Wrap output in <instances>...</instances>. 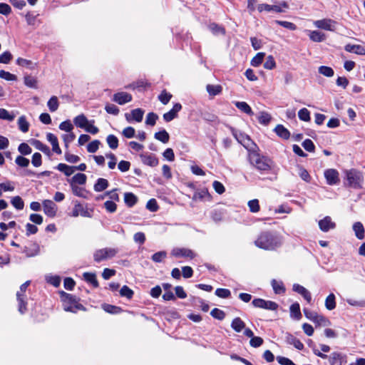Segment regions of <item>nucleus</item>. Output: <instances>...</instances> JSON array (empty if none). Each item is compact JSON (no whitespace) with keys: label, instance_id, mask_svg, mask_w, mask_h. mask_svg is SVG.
Listing matches in <instances>:
<instances>
[{"label":"nucleus","instance_id":"nucleus-1","mask_svg":"<svg viewBox=\"0 0 365 365\" xmlns=\"http://www.w3.org/2000/svg\"><path fill=\"white\" fill-rule=\"evenodd\" d=\"M284 242L283 237L276 232H263L255 241V245L265 250H275L280 247Z\"/></svg>","mask_w":365,"mask_h":365},{"label":"nucleus","instance_id":"nucleus-2","mask_svg":"<svg viewBox=\"0 0 365 365\" xmlns=\"http://www.w3.org/2000/svg\"><path fill=\"white\" fill-rule=\"evenodd\" d=\"M248 160L250 164L260 173L269 172L273 167V161L269 158L261 155L255 149L248 150Z\"/></svg>","mask_w":365,"mask_h":365},{"label":"nucleus","instance_id":"nucleus-3","mask_svg":"<svg viewBox=\"0 0 365 365\" xmlns=\"http://www.w3.org/2000/svg\"><path fill=\"white\" fill-rule=\"evenodd\" d=\"M312 351L316 356L322 359H329L330 365H342L343 363L346 361V355L337 351L332 352L331 355L328 356L327 354L316 349L314 346H312Z\"/></svg>","mask_w":365,"mask_h":365},{"label":"nucleus","instance_id":"nucleus-4","mask_svg":"<svg viewBox=\"0 0 365 365\" xmlns=\"http://www.w3.org/2000/svg\"><path fill=\"white\" fill-rule=\"evenodd\" d=\"M347 184L354 189L362 188L364 182L363 174L355 169H351L346 172Z\"/></svg>","mask_w":365,"mask_h":365},{"label":"nucleus","instance_id":"nucleus-5","mask_svg":"<svg viewBox=\"0 0 365 365\" xmlns=\"http://www.w3.org/2000/svg\"><path fill=\"white\" fill-rule=\"evenodd\" d=\"M61 299L63 309L66 312L76 313L78 310L83 309V305L78 303L76 298L70 294L63 292Z\"/></svg>","mask_w":365,"mask_h":365},{"label":"nucleus","instance_id":"nucleus-6","mask_svg":"<svg viewBox=\"0 0 365 365\" xmlns=\"http://www.w3.org/2000/svg\"><path fill=\"white\" fill-rule=\"evenodd\" d=\"M29 284L30 281H26V282L21 285L20 290L16 293V299L18 302L19 312L21 314H24L27 310V298L26 296L25 295V292Z\"/></svg>","mask_w":365,"mask_h":365},{"label":"nucleus","instance_id":"nucleus-7","mask_svg":"<svg viewBox=\"0 0 365 365\" xmlns=\"http://www.w3.org/2000/svg\"><path fill=\"white\" fill-rule=\"evenodd\" d=\"M118 250L115 248L106 247L96 250L93 254L94 260L100 262L103 260L110 259L115 256Z\"/></svg>","mask_w":365,"mask_h":365},{"label":"nucleus","instance_id":"nucleus-8","mask_svg":"<svg viewBox=\"0 0 365 365\" xmlns=\"http://www.w3.org/2000/svg\"><path fill=\"white\" fill-rule=\"evenodd\" d=\"M252 305L257 308H262L267 310L274 311L278 308V304L272 301H267L263 299H255L252 302Z\"/></svg>","mask_w":365,"mask_h":365},{"label":"nucleus","instance_id":"nucleus-9","mask_svg":"<svg viewBox=\"0 0 365 365\" xmlns=\"http://www.w3.org/2000/svg\"><path fill=\"white\" fill-rule=\"evenodd\" d=\"M79 215L84 217H92L91 212L89 211L87 207H84L81 202L76 200L74 202V207L73 208L71 216L76 217Z\"/></svg>","mask_w":365,"mask_h":365},{"label":"nucleus","instance_id":"nucleus-10","mask_svg":"<svg viewBox=\"0 0 365 365\" xmlns=\"http://www.w3.org/2000/svg\"><path fill=\"white\" fill-rule=\"evenodd\" d=\"M315 27L333 31L336 29V22L330 19H323L313 22Z\"/></svg>","mask_w":365,"mask_h":365},{"label":"nucleus","instance_id":"nucleus-11","mask_svg":"<svg viewBox=\"0 0 365 365\" xmlns=\"http://www.w3.org/2000/svg\"><path fill=\"white\" fill-rule=\"evenodd\" d=\"M171 255L178 258L183 257L190 259L195 257V253L192 250L185 247H175L173 249Z\"/></svg>","mask_w":365,"mask_h":365},{"label":"nucleus","instance_id":"nucleus-12","mask_svg":"<svg viewBox=\"0 0 365 365\" xmlns=\"http://www.w3.org/2000/svg\"><path fill=\"white\" fill-rule=\"evenodd\" d=\"M318 225L320 230L324 232H327L336 228V223L332 220L330 216H326L319 220Z\"/></svg>","mask_w":365,"mask_h":365},{"label":"nucleus","instance_id":"nucleus-13","mask_svg":"<svg viewBox=\"0 0 365 365\" xmlns=\"http://www.w3.org/2000/svg\"><path fill=\"white\" fill-rule=\"evenodd\" d=\"M324 177L327 184L336 185L339 182V173L335 169H327L324 171Z\"/></svg>","mask_w":365,"mask_h":365},{"label":"nucleus","instance_id":"nucleus-14","mask_svg":"<svg viewBox=\"0 0 365 365\" xmlns=\"http://www.w3.org/2000/svg\"><path fill=\"white\" fill-rule=\"evenodd\" d=\"M43 208L44 213L48 217H54L57 212L56 205L50 200H45L43 201Z\"/></svg>","mask_w":365,"mask_h":365},{"label":"nucleus","instance_id":"nucleus-15","mask_svg":"<svg viewBox=\"0 0 365 365\" xmlns=\"http://www.w3.org/2000/svg\"><path fill=\"white\" fill-rule=\"evenodd\" d=\"M140 158L143 164L150 167H155L158 164V159L153 153H141Z\"/></svg>","mask_w":365,"mask_h":365},{"label":"nucleus","instance_id":"nucleus-16","mask_svg":"<svg viewBox=\"0 0 365 365\" xmlns=\"http://www.w3.org/2000/svg\"><path fill=\"white\" fill-rule=\"evenodd\" d=\"M113 101L119 105H124L132 101V96L126 92H118L113 95Z\"/></svg>","mask_w":365,"mask_h":365},{"label":"nucleus","instance_id":"nucleus-17","mask_svg":"<svg viewBox=\"0 0 365 365\" xmlns=\"http://www.w3.org/2000/svg\"><path fill=\"white\" fill-rule=\"evenodd\" d=\"M144 110L141 108H135L131 110L130 114H125V118L128 121L135 120L138 123L142 121L143 118Z\"/></svg>","mask_w":365,"mask_h":365},{"label":"nucleus","instance_id":"nucleus-18","mask_svg":"<svg viewBox=\"0 0 365 365\" xmlns=\"http://www.w3.org/2000/svg\"><path fill=\"white\" fill-rule=\"evenodd\" d=\"M181 109L182 106L180 103H175L173 108L170 111L163 114L164 120L166 122H170L178 116V113L180 111Z\"/></svg>","mask_w":365,"mask_h":365},{"label":"nucleus","instance_id":"nucleus-19","mask_svg":"<svg viewBox=\"0 0 365 365\" xmlns=\"http://www.w3.org/2000/svg\"><path fill=\"white\" fill-rule=\"evenodd\" d=\"M293 291L297 292L300 295H302L304 299L308 302L311 303L312 302V295L311 293L303 286L299 284H293Z\"/></svg>","mask_w":365,"mask_h":365},{"label":"nucleus","instance_id":"nucleus-20","mask_svg":"<svg viewBox=\"0 0 365 365\" xmlns=\"http://www.w3.org/2000/svg\"><path fill=\"white\" fill-rule=\"evenodd\" d=\"M87 177L83 173H77L68 180L70 185H84L86 183Z\"/></svg>","mask_w":365,"mask_h":365},{"label":"nucleus","instance_id":"nucleus-21","mask_svg":"<svg viewBox=\"0 0 365 365\" xmlns=\"http://www.w3.org/2000/svg\"><path fill=\"white\" fill-rule=\"evenodd\" d=\"M192 200L195 201H202V200H210L211 196L207 188H202L200 190H197L195 192Z\"/></svg>","mask_w":365,"mask_h":365},{"label":"nucleus","instance_id":"nucleus-22","mask_svg":"<svg viewBox=\"0 0 365 365\" xmlns=\"http://www.w3.org/2000/svg\"><path fill=\"white\" fill-rule=\"evenodd\" d=\"M70 187L74 195L84 199L88 197L89 192L85 187L78 185H70Z\"/></svg>","mask_w":365,"mask_h":365},{"label":"nucleus","instance_id":"nucleus-23","mask_svg":"<svg viewBox=\"0 0 365 365\" xmlns=\"http://www.w3.org/2000/svg\"><path fill=\"white\" fill-rule=\"evenodd\" d=\"M46 139L51 144L53 151L57 154H61V150L58 145L57 137L53 133H49L46 135Z\"/></svg>","mask_w":365,"mask_h":365},{"label":"nucleus","instance_id":"nucleus-24","mask_svg":"<svg viewBox=\"0 0 365 365\" xmlns=\"http://www.w3.org/2000/svg\"><path fill=\"white\" fill-rule=\"evenodd\" d=\"M311 41L314 42H322L325 40L326 36L324 33L319 31H307Z\"/></svg>","mask_w":365,"mask_h":365},{"label":"nucleus","instance_id":"nucleus-25","mask_svg":"<svg viewBox=\"0 0 365 365\" xmlns=\"http://www.w3.org/2000/svg\"><path fill=\"white\" fill-rule=\"evenodd\" d=\"M257 9L259 12H262L264 11H274L277 13H281L283 11L281 6L277 5H269L267 4H260L257 6Z\"/></svg>","mask_w":365,"mask_h":365},{"label":"nucleus","instance_id":"nucleus-26","mask_svg":"<svg viewBox=\"0 0 365 365\" xmlns=\"http://www.w3.org/2000/svg\"><path fill=\"white\" fill-rule=\"evenodd\" d=\"M345 50L347 52L359 55H365V47L361 45L347 44L345 46Z\"/></svg>","mask_w":365,"mask_h":365},{"label":"nucleus","instance_id":"nucleus-27","mask_svg":"<svg viewBox=\"0 0 365 365\" xmlns=\"http://www.w3.org/2000/svg\"><path fill=\"white\" fill-rule=\"evenodd\" d=\"M231 327L235 331L240 333L245 328V323L240 317H235L231 323Z\"/></svg>","mask_w":365,"mask_h":365},{"label":"nucleus","instance_id":"nucleus-28","mask_svg":"<svg viewBox=\"0 0 365 365\" xmlns=\"http://www.w3.org/2000/svg\"><path fill=\"white\" fill-rule=\"evenodd\" d=\"M352 228L356 237L359 240H363L364 238V228L360 222L354 223Z\"/></svg>","mask_w":365,"mask_h":365},{"label":"nucleus","instance_id":"nucleus-29","mask_svg":"<svg viewBox=\"0 0 365 365\" xmlns=\"http://www.w3.org/2000/svg\"><path fill=\"white\" fill-rule=\"evenodd\" d=\"M324 305L327 309L331 311L336 308V297L333 293H330L325 299Z\"/></svg>","mask_w":365,"mask_h":365},{"label":"nucleus","instance_id":"nucleus-30","mask_svg":"<svg viewBox=\"0 0 365 365\" xmlns=\"http://www.w3.org/2000/svg\"><path fill=\"white\" fill-rule=\"evenodd\" d=\"M235 105L242 112H243L249 115H253V111H252L251 107L246 102L236 101V102H235Z\"/></svg>","mask_w":365,"mask_h":365},{"label":"nucleus","instance_id":"nucleus-31","mask_svg":"<svg viewBox=\"0 0 365 365\" xmlns=\"http://www.w3.org/2000/svg\"><path fill=\"white\" fill-rule=\"evenodd\" d=\"M274 132L279 137L285 140L289 139L290 136L289 131L282 125H277L274 128Z\"/></svg>","mask_w":365,"mask_h":365},{"label":"nucleus","instance_id":"nucleus-32","mask_svg":"<svg viewBox=\"0 0 365 365\" xmlns=\"http://www.w3.org/2000/svg\"><path fill=\"white\" fill-rule=\"evenodd\" d=\"M108 181L105 178H98L93 186L96 192H102L108 187Z\"/></svg>","mask_w":365,"mask_h":365},{"label":"nucleus","instance_id":"nucleus-33","mask_svg":"<svg viewBox=\"0 0 365 365\" xmlns=\"http://www.w3.org/2000/svg\"><path fill=\"white\" fill-rule=\"evenodd\" d=\"M56 168L60 172L63 173L66 176H71L75 172L73 166H70L65 163H59Z\"/></svg>","mask_w":365,"mask_h":365},{"label":"nucleus","instance_id":"nucleus-34","mask_svg":"<svg viewBox=\"0 0 365 365\" xmlns=\"http://www.w3.org/2000/svg\"><path fill=\"white\" fill-rule=\"evenodd\" d=\"M16 64L19 66L33 70L36 68V64L31 61L23 58L16 59Z\"/></svg>","mask_w":365,"mask_h":365},{"label":"nucleus","instance_id":"nucleus-35","mask_svg":"<svg viewBox=\"0 0 365 365\" xmlns=\"http://www.w3.org/2000/svg\"><path fill=\"white\" fill-rule=\"evenodd\" d=\"M271 284L275 294H281L285 292V287L282 281L272 279Z\"/></svg>","mask_w":365,"mask_h":365},{"label":"nucleus","instance_id":"nucleus-36","mask_svg":"<svg viewBox=\"0 0 365 365\" xmlns=\"http://www.w3.org/2000/svg\"><path fill=\"white\" fill-rule=\"evenodd\" d=\"M88 121L89 120L87 119V118L83 114L77 115L73 119V122H74L75 125L77 127H79V128H83V129L86 128V125L87 124H88Z\"/></svg>","mask_w":365,"mask_h":365},{"label":"nucleus","instance_id":"nucleus-37","mask_svg":"<svg viewBox=\"0 0 365 365\" xmlns=\"http://www.w3.org/2000/svg\"><path fill=\"white\" fill-rule=\"evenodd\" d=\"M138 201L137 197L132 192H125L124 194V202L127 206L131 207Z\"/></svg>","mask_w":365,"mask_h":365},{"label":"nucleus","instance_id":"nucleus-38","mask_svg":"<svg viewBox=\"0 0 365 365\" xmlns=\"http://www.w3.org/2000/svg\"><path fill=\"white\" fill-rule=\"evenodd\" d=\"M206 90L210 96H215L219 95L222 92V88L220 85L208 84L206 86Z\"/></svg>","mask_w":365,"mask_h":365},{"label":"nucleus","instance_id":"nucleus-39","mask_svg":"<svg viewBox=\"0 0 365 365\" xmlns=\"http://www.w3.org/2000/svg\"><path fill=\"white\" fill-rule=\"evenodd\" d=\"M287 341L289 344L293 345L298 350H302L304 348L303 344L292 334L287 335Z\"/></svg>","mask_w":365,"mask_h":365},{"label":"nucleus","instance_id":"nucleus-40","mask_svg":"<svg viewBox=\"0 0 365 365\" xmlns=\"http://www.w3.org/2000/svg\"><path fill=\"white\" fill-rule=\"evenodd\" d=\"M290 315L292 317L299 320L302 317L300 307L298 303H294L290 306Z\"/></svg>","mask_w":365,"mask_h":365},{"label":"nucleus","instance_id":"nucleus-41","mask_svg":"<svg viewBox=\"0 0 365 365\" xmlns=\"http://www.w3.org/2000/svg\"><path fill=\"white\" fill-rule=\"evenodd\" d=\"M154 137L156 140L163 143H167L170 139V135L165 130L155 133Z\"/></svg>","mask_w":365,"mask_h":365},{"label":"nucleus","instance_id":"nucleus-42","mask_svg":"<svg viewBox=\"0 0 365 365\" xmlns=\"http://www.w3.org/2000/svg\"><path fill=\"white\" fill-rule=\"evenodd\" d=\"M18 125L19 128L23 133H26L29 129V123L26 120V118L24 115H21L19 117L18 120Z\"/></svg>","mask_w":365,"mask_h":365},{"label":"nucleus","instance_id":"nucleus-43","mask_svg":"<svg viewBox=\"0 0 365 365\" xmlns=\"http://www.w3.org/2000/svg\"><path fill=\"white\" fill-rule=\"evenodd\" d=\"M47 106L51 112H55L58 110L59 102L58 98L55 96H52L47 103Z\"/></svg>","mask_w":365,"mask_h":365},{"label":"nucleus","instance_id":"nucleus-44","mask_svg":"<svg viewBox=\"0 0 365 365\" xmlns=\"http://www.w3.org/2000/svg\"><path fill=\"white\" fill-rule=\"evenodd\" d=\"M83 279L88 283L91 284L94 287L98 286L96 274L90 272L83 273Z\"/></svg>","mask_w":365,"mask_h":365},{"label":"nucleus","instance_id":"nucleus-45","mask_svg":"<svg viewBox=\"0 0 365 365\" xmlns=\"http://www.w3.org/2000/svg\"><path fill=\"white\" fill-rule=\"evenodd\" d=\"M11 205L17 210H21L24 207V202L21 197L15 196L11 200Z\"/></svg>","mask_w":365,"mask_h":365},{"label":"nucleus","instance_id":"nucleus-46","mask_svg":"<svg viewBox=\"0 0 365 365\" xmlns=\"http://www.w3.org/2000/svg\"><path fill=\"white\" fill-rule=\"evenodd\" d=\"M106 141L110 148L115 150L118 146V139L114 135H108L106 138Z\"/></svg>","mask_w":365,"mask_h":365},{"label":"nucleus","instance_id":"nucleus-47","mask_svg":"<svg viewBox=\"0 0 365 365\" xmlns=\"http://www.w3.org/2000/svg\"><path fill=\"white\" fill-rule=\"evenodd\" d=\"M318 71L320 74L327 77H332L334 74V70L331 67L326 66L319 67Z\"/></svg>","mask_w":365,"mask_h":365},{"label":"nucleus","instance_id":"nucleus-48","mask_svg":"<svg viewBox=\"0 0 365 365\" xmlns=\"http://www.w3.org/2000/svg\"><path fill=\"white\" fill-rule=\"evenodd\" d=\"M298 116L299 118L301 120L309 122L310 120V112L308 110V109L303 108L300 109L298 112Z\"/></svg>","mask_w":365,"mask_h":365},{"label":"nucleus","instance_id":"nucleus-49","mask_svg":"<svg viewBox=\"0 0 365 365\" xmlns=\"http://www.w3.org/2000/svg\"><path fill=\"white\" fill-rule=\"evenodd\" d=\"M264 53H258L251 61V65L255 67L259 66L263 61Z\"/></svg>","mask_w":365,"mask_h":365},{"label":"nucleus","instance_id":"nucleus-50","mask_svg":"<svg viewBox=\"0 0 365 365\" xmlns=\"http://www.w3.org/2000/svg\"><path fill=\"white\" fill-rule=\"evenodd\" d=\"M167 257V252L165 251H160L155 252L152 255L151 259L155 262H162L164 259Z\"/></svg>","mask_w":365,"mask_h":365},{"label":"nucleus","instance_id":"nucleus-51","mask_svg":"<svg viewBox=\"0 0 365 365\" xmlns=\"http://www.w3.org/2000/svg\"><path fill=\"white\" fill-rule=\"evenodd\" d=\"M24 83L26 86L32 88H37V80L36 78L31 76H26L24 77Z\"/></svg>","mask_w":365,"mask_h":365},{"label":"nucleus","instance_id":"nucleus-52","mask_svg":"<svg viewBox=\"0 0 365 365\" xmlns=\"http://www.w3.org/2000/svg\"><path fill=\"white\" fill-rule=\"evenodd\" d=\"M46 280L56 287H58L61 283V278L57 275H46Z\"/></svg>","mask_w":365,"mask_h":365},{"label":"nucleus","instance_id":"nucleus-53","mask_svg":"<svg viewBox=\"0 0 365 365\" xmlns=\"http://www.w3.org/2000/svg\"><path fill=\"white\" fill-rule=\"evenodd\" d=\"M158 116L155 113L150 112L149 113L145 119V124L148 125L153 126L156 123V120H158Z\"/></svg>","mask_w":365,"mask_h":365},{"label":"nucleus","instance_id":"nucleus-54","mask_svg":"<svg viewBox=\"0 0 365 365\" xmlns=\"http://www.w3.org/2000/svg\"><path fill=\"white\" fill-rule=\"evenodd\" d=\"M172 98V95L170 93H168L166 91H163L158 96L159 101L163 104L166 105L169 103Z\"/></svg>","mask_w":365,"mask_h":365},{"label":"nucleus","instance_id":"nucleus-55","mask_svg":"<svg viewBox=\"0 0 365 365\" xmlns=\"http://www.w3.org/2000/svg\"><path fill=\"white\" fill-rule=\"evenodd\" d=\"M259 123L267 125L271 120V115L267 112H261L258 116Z\"/></svg>","mask_w":365,"mask_h":365},{"label":"nucleus","instance_id":"nucleus-56","mask_svg":"<svg viewBox=\"0 0 365 365\" xmlns=\"http://www.w3.org/2000/svg\"><path fill=\"white\" fill-rule=\"evenodd\" d=\"M0 78L9 81H14L17 79V77L14 74L4 70L0 71Z\"/></svg>","mask_w":365,"mask_h":365},{"label":"nucleus","instance_id":"nucleus-57","mask_svg":"<svg viewBox=\"0 0 365 365\" xmlns=\"http://www.w3.org/2000/svg\"><path fill=\"white\" fill-rule=\"evenodd\" d=\"M34 145H35L36 149H38V150L41 151L42 153L46 154V155H50V153H51L50 148L46 145L43 144V143H41L39 140H36L34 143Z\"/></svg>","mask_w":365,"mask_h":365},{"label":"nucleus","instance_id":"nucleus-58","mask_svg":"<svg viewBox=\"0 0 365 365\" xmlns=\"http://www.w3.org/2000/svg\"><path fill=\"white\" fill-rule=\"evenodd\" d=\"M274 23L291 31H294L297 29L296 25L289 21L276 20L274 21Z\"/></svg>","mask_w":365,"mask_h":365},{"label":"nucleus","instance_id":"nucleus-59","mask_svg":"<svg viewBox=\"0 0 365 365\" xmlns=\"http://www.w3.org/2000/svg\"><path fill=\"white\" fill-rule=\"evenodd\" d=\"M100 144L101 142L98 140L91 141L87 145L88 152L91 153H96L98 150Z\"/></svg>","mask_w":365,"mask_h":365},{"label":"nucleus","instance_id":"nucleus-60","mask_svg":"<svg viewBox=\"0 0 365 365\" xmlns=\"http://www.w3.org/2000/svg\"><path fill=\"white\" fill-rule=\"evenodd\" d=\"M14 118L15 115L14 114L9 113L7 110L4 108H0V119L12 121L14 120Z\"/></svg>","mask_w":365,"mask_h":365},{"label":"nucleus","instance_id":"nucleus-61","mask_svg":"<svg viewBox=\"0 0 365 365\" xmlns=\"http://www.w3.org/2000/svg\"><path fill=\"white\" fill-rule=\"evenodd\" d=\"M13 56L10 51H6L0 55V63L8 64L12 59Z\"/></svg>","mask_w":365,"mask_h":365},{"label":"nucleus","instance_id":"nucleus-62","mask_svg":"<svg viewBox=\"0 0 365 365\" xmlns=\"http://www.w3.org/2000/svg\"><path fill=\"white\" fill-rule=\"evenodd\" d=\"M215 294L220 298L226 299L230 297L231 292L227 289L218 288L215 290Z\"/></svg>","mask_w":365,"mask_h":365},{"label":"nucleus","instance_id":"nucleus-63","mask_svg":"<svg viewBox=\"0 0 365 365\" xmlns=\"http://www.w3.org/2000/svg\"><path fill=\"white\" fill-rule=\"evenodd\" d=\"M210 314L212 317L219 320H222L225 317V313L217 308L213 309L211 311Z\"/></svg>","mask_w":365,"mask_h":365},{"label":"nucleus","instance_id":"nucleus-64","mask_svg":"<svg viewBox=\"0 0 365 365\" xmlns=\"http://www.w3.org/2000/svg\"><path fill=\"white\" fill-rule=\"evenodd\" d=\"M18 150L22 155H29L31 153L32 149L27 143H22L19 145Z\"/></svg>","mask_w":365,"mask_h":365}]
</instances>
